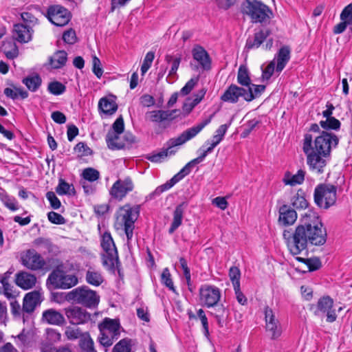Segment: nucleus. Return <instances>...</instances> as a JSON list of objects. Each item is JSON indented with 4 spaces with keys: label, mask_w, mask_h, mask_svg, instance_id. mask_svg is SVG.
Here are the masks:
<instances>
[{
    "label": "nucleus",
    "mask_w": 352,
    "mask_h": 352,
    "mask_svg": "<svg viewBox=\"0 0 352 352\" xmlns=\"http://www.w3.org/2000/svg\"><path fill=\"white\" fill-rule=\"evenodd\" d=\"M47 338L52 342H56L60 340L61 334L56 330L51 328L46 329Z\"/></svg>",
    "instance_id": "nucleus-61"
},
{
    "label": "nucleus",
    "mask_w": 352,
    "mask_h": 352,
    "mask_svg": "<svg viewBox=\"0 0 352 352\" xmlns=\"http://www.w3.org/2000/svg\"><path fill=\"white\" fill-rule=\"evenodd\" d=\"M320 126L323 129L322 131L331 133V131H338L340 129L341 122L335 117H329L325 120H321L319 122Z\"/></svg>",
    "instance_id": "nucleus-35"
},
{
    "label": "nucleus",
    "mask_w": 352,
    "mask_h": 352,
    "mask_svg": "<svg viewBox=\"0 0 352 352\" xmlns=\"http://www.w3.org/2000/svg\"><path fill=\"white\" fill-rule=\"evenodd\" d=\"M47 90L53 95L59 96L65 91L66 87L58 81H54L49 83Z\"/></svg>",
    "instance_id": "nucleus-42"
},
{
    "label": "nucleus",
    "mask_w": 352,
    "mask_h": 352,
    "mask_svg": "<svg viewBox=\"0 0 352 352\" xmlns=\"http://www.w3.org/2000/svg\"><path fill=\"white\" fill-rule=\"evenodd\" d=\"M283 236L293 256L303 251H306L307 255L309 245L322 246L325 244L327 232L318 213L309 210L300 219L295 230H284Z\"/></svg>",
    "instance_id": "nucleus-1"
},
{
    "label": "nucleus",
    "mask_w": 352,
    "mask_h": 352,
    "mask_svg": "<svg viewBox=\"0 0 352 352\" xmlns=\"http://www.w3.org/2000/svg\"><path fill=\"white\" fill-rule=\"evenodd\" d=\"M275 69V63L270 62L262 72V78L263 80H268L273 75Z\"/></svg>",
    "instance_id": "nucleus-58"
},
{
    "label": "nucleus",
    "mask_w": 352,
    "mask_h": 352,
    "mask_svg": "<svg viewBox=\"0 0 352 352\" xmlns=\"http://www.w3.org/2000/svg\"><path fill=\"white\" fill-rule=\"evenodd\" d=\"M133 182L129 177L118 179L111 188L110 195L116 199L122 200L126 194L133 190Z\"/></svg>",
    "instance_id": "nucleus-16"
},
{
    "label": "nucleus",
    "mask_w": 352,
    "mask_h": 352,
    "mask_svg": "<svg viewBox=\"0 0 352 352\" xmlns=\"http://www.w3.org/2000/svg\"><path fill=\"white\" fill-rule=\"evenodd\" d=\"M78 283V278L74 274H66L63 272L60 289H67L76 286Z\"/></svg>",
    "instance_id": "nucleus-39"
},
{
    "label": "nucleus",
    "mask_w": 352,
    "mask_h": 352,
    "mask_svg": "<svg viewBox=\"0 0 352 352\" xmlns=\"http://www.w3.org/2000/svg\"><path fill=\"white\" fill-rule=\"evenodd\" d=\"M177 111L176 109L168 111L154 110L148 111L145 115V118L146 120H148L153 122H162L167 120L173 119V114Z\"/></svg>",
    "instance_id": "nucleus-24"
},
{
    "label": "nucleus",
    "mask_w": 352,
    "mask_h": 352,
    "mask_svg": "<svg viewBox=\"0 0 352 352\" xmlns=\"http://www.w3.org/2000/svg\"><path fill=\"white\" fill-rule=\"evenodd\" d=\"M201 302L206 307L217 305L221 298L219 289L213 285H204L199 289Z\"/></svg>",
    "instance_id": "nucleus-15"
},
{
    "label": "nucleus",
    "mask_w": 352,
    "mask_h": 352,
    "mask_svg": "<svg viewBox=\"0 0 352 352\" xmlns=\"http://www.w3.org/2000/svg\"><path fill=\"white\" fill-rule=\"evenodd\" d=\"M290 47L287 45H284L279 49L276 55L277 64L276 71L277 72H282L289 62L290 59Z\"/></svg>",
    "instance_id": "nucleus-27"
},
{
    "label": "nucleus",
    "mask_w": 352,
    "mask_h": 352,
    "mask_svg": "<svg viewBox=\"0 0 352 352\" xmlns=\"http://www.w3.org/2000/svg\"><path fill=\"white\" fill-rule=\"evenodd\" d=\"M66 298L67 300L89 309L96 308L100 302L99 295L87 286H81L72 289L67 293Z\"/></svg>",
    "instance_id": "nucleus-7"
},
{
    "label": "nucleus",
    "mask_w": 352,
    "mask_h": 352,
    "mask_svg": "<svg viewBox=\"0 0 352 352\" xmlns=\"http://www.w3.org/2000/svg\"><path fill=\"white\" fill-rule=\"evenodd\" d=\"M47 16L53 24L60 27L67 25L71 19L69 10L59 5L49 7Z\"/></svg>",
    "instance_id": "nucleus-14"
},
{
    "label": "nucleus",
    "mask_w": 352,
    "mask_h": 352,
    "mask_svg": "<svg viewBox=\"0 0 352 352\" xmlns=\"http://www.w3.org/2000/svg\"><path fill=\"white\" fill-rule=\"evenodd\" d=\"M305 171L302 169H299L295 175H292L289 171H286L283 182L285 185L291 186L302 184L305 181Z\"/></svg>",
    "instance_id": "nucleus-28"
},
{
    "label": "nucleus",
    "mask_w": 352,
    "mask_h": 352,
    "mask_svg": "<svg viewBox=\"0 0 352 352\" xmlns=\"http://www.w3.org/2000/svg\"><path fill=\"white\" fill-rule=\"evenodd\" d=\"M115 131H109L106 136V142L107 146L111 149H121L124 147L125 144L120 139V135Z\"/></svg>",
    "instance_id": "nucleus-34"
},
{
    "label": "nucleus",
    "mask_w": 352,
    "mask_h": 352,
    "mask_svg": "<svg viewBox=\"0 0 352 352\" xmlns=\"http://www.w3.org/2000/svg\"><path fill=\"white\" fill-rule=\"evenodd\" d=\"M261 122L256 119H252L248 121L245 124V129H243V138L247 137L254 130V129L260 124Z\"/></svg>",
    "instance_id": "nucleus-57"
},
{
    "label": "nucleus",
    "mask_w": 352,
    "mask_h": 352,
    "mask_svg": "<svg viewBox=\"0 0 352 352\" xmlns=\"http://www.w3.org/2000/svg\"><path fill=\"white\" fill-rule=\"evenodd\" d=\"M112 352H132L131 340L122 339L113 347Z\"/></svg>",
    "instance_id": "nucleus-44"
},
{
    "label": "nucleus",
    "mask_w": 352,
    "mask_h": 352,
    "mask_svg": "<svg viewBox=\"0 0 352 352\" xmlns=\"http://www.w3.org/2000/svg\"><path fill=\"white\" fill-rule=\"evenodd\" d=\"M21 18L25 25H30L32 28L37 23V19L30 12H24L21 13Z\"/></svg>",
    "instance_id": "nucleus-53"
},
{
    "label": "nucleus",
    "mask_w": 352,
    "mask_h": 352,
    "mask_svg": "<svg viewBox=\"0 0 352 352\" xmlns=\"http://www.w3.org/2000/svg\"><path fill=\"white\" fill-rule=\"evenodd\" d=\"M80 346L84 351H86L87 352L94 351V341L89 336L81 340Z\"/></svg>",
    "instance_id": "nucleus-60"
},
{
    "label": "nucleus",
    "mask_w": 352,
    "mask_h": 352,
    "mask_svg": "<svg viewBox=\"0 0 352 352\" xmlns=\"http://www.w3.org/2000/svg\"><path fill=\"white\" fill-rule=\"evenodd\" d=\"M279 224L283 226L293 225L297 219V212L287 204H283L278 209Z\"/></svg>",
    "instance_id": "nucleus-19"
},
{
    "label": "nucleus",
    "mask_w": 352,
    "mask_h": 352,
    "mask_svg": "<svg viewBox=\"0 0 352 352\" xmlns=\"http://www.w3.org/2000/svg\"><path fill=\"white\" fill-rule=\"evenodd\" d=\"M118 109V105L114 99L104 97L98 102V110L106 115H113Z\"/></svg>",
    "instance_id": "nucleus-29"
},
{
    "label": "nucleus",
    "mask_w": 352,
    "mask_h": 352,
    "mask_svg": "<svg viewBox=\"0 0 352 352\" xmlns=\"http://www.w3.org/2000/svg\"><path fill=\"white\" fill-rule=\"evenodd\" d=\"M41 321L52 325L61 326L65 324V318L60 311L51 308L43 312Z\"/></svg>",
    "instance_id": "nucleus-21"
},
{
    "label": "nucleus",
    "mask_w": 352,
    "mask_h": 352,
    "mask_svg": "<svg viewBox=\"0 0 352 352\" xmlns=\"http://www.w3.org/2000/svg\"><path fill=\"white\" fill-rule=\"evenodd\" d=\"M306 265L309 272H314L320 270L322 267V263L319 257L314 256L307 258Z\"/></svg>",
    "instance_id": "nucleus-48"
},
{
    "label": "nucleus",
    "mask_w": 352,
    "mask_h": 352,
    "mask_svg": "<svg viewBox=\"0 0 352 352\" xmlns=\"http://www.w3.org/2000/svg\"><path fill=\"white\" fill-rule=\"evenodd\" d=\"M63 41L68 44H74L76 41L75 31L70 29L65 31L63 35Z\"/></svg>",
    "instance_id": "nucleus-64"
},
{
    "label": "nucleus",
    "mask_w": 352,
    "mask_h": 352,
    "mask_svg": "<svg viewBox=\"0 0 352 352\" xmlns=\"http://www.w3.org/2000/svg\"><path fill=\"white\" fill-rule=\"evenodd\" d=\"M11 307V313L15 318H23L24 319L25 311H23V307H21L20 304L16 301L13 300L10 302Z\"/></svg>",
    "instance_id": "nucleus-50"
},
{
    "label": "nucleus",
    "mask_w": 352,
    "mask_h": 352,
    "mask_svg": "<svg viewBox=\"0 0 352 352\" xmlns=\"http://www.w3.org/2000/svg\"><path fill=\"white\" fill-rule=\"evenodd\" d=\"M67 60V54L63 50H58L49 58L48 65L51 69H58L63 67Z\"/></svg>",
    "instance_id": "nucleus-26"
},
{
    "label": "nucleus",
    "mask_w": 352,
    "mask_h": 352,
    "mask_svg": "<svg viewBox=\"0 0 352 352\" xmlns=\"http://www.w3.org/2000/svg\"><path fill=\"white\" fill-rule=\"evenodd\" d=\"M63 271L59 270H53L47 279V285H50L54 289H60V284Z\"/></svg>",
    "instance_id": "nucleus-37"
},
{
    "label": "nucleus",
    "mask_w": 352,
    "mask_h": 352,
    "mask_svg": "<svg viewBox=\"0 0 352 352\" xmlns=\"http://www.w3.org/2000/svg\"><path fill=\"white\" fill-rule=\"evenodd\" d=\"M229 277L232 283L236 299L239 304H242V293L241 292L240 285L241 272L239 268L237 267H230L229 270Z\"/></svg>",
    "instance_id": "nucleus-25"
},
{
    "label": "nucleus",
    "mask_w": 352,
    "mask_h": 352,
    "mask_svg": "<svg viewBox=\"0 0 352 352\" xmlns=\"http://www.w3.org/2000/svg\"><path fill=\"white\" fill-rule=\"evenodd\" d=\"M46 197L50 201L52 208L56 210L60 207L61 203L54 192H47L46 194Z\"/></svg>",
    "instance_id": "nucleus-56"
},
{
    "label": "nucleus",
    "mask_w": 352,
    "mask_h": 352,
    "mask_svg": "<svg viewBox=\"0 0 352 352\" xmlns=\"http://www.w3.org/2000/svg\"><path fill=\"white\" fill-rule=\"evenodd\" d=\"M272 34L270 28H262L254 33V37H249L246 41L245 48L248 50L254 47L258 48L263 41Z\"/></svg>",
    "instance_id": "nucleus-22"
},
{
    "label": "nucleus",
    "mask_w": 352,
    "mask_h": 352,
    "mask_svg": "<svg viewBox=\"0 0 352 352\" xmlns=\"http://www.w3.org/2000/svg\"><path fill=\"white\" fill-rule=\"evenodd\" d=\"M291 204L294 210L306 209L309 207V203L306 199V193L302 188H299L296 195L292 197Z\"/></svg>",
    "instance_id": "nucleus-30"
},
{
    "label": "nucleus",
    "mask_w": 352,
    "mask_h": 352,
    "mask_svg": "<svg viewBox=\"0 0 352 352\" xmlns=\"http://www.w3.org/2000/svg\"><path fill=\"white\" fill-rule=\"evenodd\" d=\"M165 60L167 63H171V69L169 72V76L175 75L181 62V58L175 57L171 55H166Z\"/></svg>",
    "instance_id": "nucleus-46"
},
{
    "label": "nucleus",
    "mask_w": 352,
    "mask_h": 352,
    "mask_svg": "<svg viewBox=\"0 0 352 352\" xmlns=\"http://www.w3.org/2000/svg\"><path fill=\"white\" fill-rule=\"evenodd\" d=\"M23 82L31 91H36L41 84V78L38 76H28L23 80Z\"/></svg>",
    "instance_id": "nucleus-40"
},
{
    "label": "nucleus",
    "mask_w": 352,
    "mask_h": 352,
    "mask_svg": "<svg viewBox=\"0 0 352 352\" xmlns=\"http://www.w3.org/2000/svg\"><path fill=\"white\" fill-rule=\"evenodd\" d=\"M140 206L129 204L119 208L116 213L114 226L117 230H123L126 236L127 244L129 245L133 236L135 222L140 215Z\"/></svg>",
    "instance_id": "nucleus-4"
},
{
    "label": "nucleus",
    "mask_w": 352,
    "mask_h": 352,
    "mask_svg": "<svg viewBox=\"0 0 352 352\" xmlns=\"http://www.w3.org/2000/svg\"><path fill=\"white\" fill-rule=\"evenodd\" d=\"M100 332V343L104 346H110L119 338L120 324L118 320L105 318L98 324Z\"/></svg>",
    "instance_id": "nucleus-8"
},
{
    "label": "nucleus",
    "mask_w": 352,
    "mask_h": 352,
    "mask_svg": "<svg viewBox=\"0 0 352 352\" xmlns=\"http://www.w3.org/2000/svg\"><path fill=\"white\" fill-rule=\"evenodd\" d=\"M198 82V78H191L188 80L184 87L182 88L180 92L182 95H188L195 87Z\"/></svg>",
    "instance_id": "nucleus-59"
},
{
    "label": "nucleus",
    "mask_w": 352,
    "mask_h": 352,
    "mask_svg": "<svg viewBox=\"0 0 352 352\" xmlns=\"http://www.w3.org/2000/svg\"><path fill=\"white\" fill-rule=\"evenodd\" d=\"M340 20H345L349 23V24H352V6L347 5L342 10L340 15Z\"/></svg>",
    "instance_id": "nucleus-63"
},
{
    "label": "nucleus",
    "mask_w": 352,
    "mask_h": 352,
    "mask_svg": "<svg viewBox=\"0 0 352 352\" xmlns=\"http://www.w3.org/2000/svg\"><path fill=\"white\" fill-rule=\"evenodd\" d=\"M333 305V299L329 296H324L319 298L317 304H311L309 305V310L313 311L315 316H318L321 314H326L327 321L328 322H333L337 318L335 310L332 309Z\"/></svg>",
    "instance_id": "nucleus-11"
},
{
    "label": "nucleus",
    "mask_w": 352,
    "mask_h": 352,
    "mask_svg": "<svg viewBox=\"0 0 352 352\" xmlns=\"http://www.w3.org/2000/svg\"><path fill=\"white\" fill-rule=\"evenodd\" d=\"M33 30L30 25H25L23 23L15 24L12 30V36L14 40L19 43H28L31 41Z\"/></svg>",
    "instance_id": "nucleus-17"
},
{
    "label": "nucleus",
    "mask_w": 352,
    "mask_h": 352,
    "mask_svg": "<svg viewBox=\"0 0 352 352\" xmlns=\"http://www.w3.org/2000/svg\"><path fill=\"white\" fill-rule=\"evenodd\" d=\"M340 138L333 133L322 131L313 140L311 134L305 133L302 140V151L307 157V164L313 173L322 174L330 158L333 148H336Z\"/></svg>",
    "instance_id": "nucleus-2"
},
{
    "label": "nucleus",
    "mask_w": 352,
    "mask_h": 352,
    "mask_svg": "<svg viewBox=\"0 0 352 352\" xmlns=\"http://www.w3.org/2000/svg\"><path fill=\"white\" fill-rule=\"evenodd\" d=\"M228 126L227 124L221 125L215 131V134L213 135L210 146L212 148L216 147L223 140Z\"/></svg>",
    "instance_id": "nucleus-41"
},
{
    "label": "nucleus",
    "mask_w": 352,
    "mask_h": 352,
    "mask_svg": "<svg viewBox=\"0 0 352 352\" xmlns=\"http://www.w3.org/2000/svg\"><path fill=\"white\" fill-rule=\"evenodd\" d=\"M197 316L201 322V324H202V326L204 328V335L206 337H208L209 336L208 322V319L205 314L204 311L202 309H199L197 311Z\"/></svg>",
    "instance_id": "nucleus-54"
},
{
    "label": "nucleus",
    "mask_w": 352,
    "mask_h": 352,
    "mask_svg": "<svg viewBox=\"0 0 352 352\" xmlns=\"http://www.w3.org/2000/svg\"><path fill=\"white\" fill-rule=\"evenodd\" d=\"M101 246L104 252L102 254V265L109 270L114 268L118 261V251L109 232H105L102 236Z\"/></svg>",
    "instance_id": "nucleus-10"
},
{
    "label": "nucleus",
    "mask_w": 352,
    "mask_h": 352,
    "mask_svg": "<svg viewBox=\"0 0 352 352\" xmlns=\"http://www.w3.org/2000/svg\"><path fill=\"white\" fill-rule=\"evenodd\" d=\"M185 208V203H182L175 208L173 219L168 230L169 234H173L182 225Z\"/></svg>",
    "instance_id": "nucleus-31"
},
{
    "label": "nucleus",
    "mask_w": 352,
    "mask_h": 352,
    "mask_svg": "<svg viewBox=\"0 0 352 352\" xmlns=\"http://www.w3.org/2000/svg\"><path fill=\"white\" fill-rule=\"evenodd\" d=\"M243 14L248 15L253 23H269L273 17L272 9L261 1L243 0Z\"/></svg>",
    "instance_id": "nucleus-5"
},
{
    "label": "nucleus",
    "mask_w": 352,
    "mask_h": 352,
    "mask_svg": "<svg viewBox=\"0 0 352 352\" xmlns=\"http://www.w3.org/2000/svg\"><path fill=\"white\" fill-rule=\"evenodd\" d=\"M65 336L69 340L78 339L81 336V331L79 328L67 327L65 331Z\"/></svg>",
    "instance_id": "nucleus-51"
},
{
    "label": "nucleus",
    "mask_w": 352,
    "mask_h": 352,
    "mask_svg": "<svg viewBox=\"0 0 352 352\" xmlns=\"http://www.w3.org/2000/svg\"><path fill=\"white\" fill-rule=\"evenodd\" d=\"M1 200L6 208L12 211H16L19 209L18 202L14 197L4 196Z\"/></svg>",
    "instance_id": "nucleus-52"
},
{
    "label": "nucleus",
    "mask_w": 352,
    "mask_h": 352,
    "mask_svg": "<svg viewBox=\"0 0 352 352\" xmlns=\"http://www.w3.org/2000/svg\"><path fill=\"white\" fill-rule=\"evenodd\" d=\"M242 96V89L236 85H230L224 94L221 96V99L224 102H236L239 98Z\"/></svg>",
    "instance_id": "nucleus-32"
},
{
    "label": "nucleus",
    "mask_w": 352,
    "mask_h": 352,
    "mask_svg": "<svg viewBox=\"0 0 352 352\" xmlns=\"http://www.w3.org/2000/svg\"><path fill=\"white\" fill-rule=\"evenodd\" d=\"M85 280L89 285L99 286L102 283L104 278L99 271L89 268L86 272Z\"/></svg>",
    "instance_id": "nucleus-36"
},
{
    "label": "nucleus",
    "mask_w": 352,
    "mask_h": 352,
    "mask_svg": "<svg viewBox=\"0 0 352 352\" xmlns=\"http://www.w3.org/2000/svg\"><path fill=\"white\" fill-rule=\"evenodd\" d=\"M56 192L59 195H74L76 193L74 187L72 184H69L66 182L64 179H60L58 182V184L56 188Z\"/></svg>",
    "instance_id": "nucleus-38"
},
{
    "label": "nucleus",
    "mask_w": 352,
    "mask_h": 352,
    "mask_svg": "<svg viewBox=\"0 0 352 352\" xmlns=\"http://www.w3.org/2000/svg\"><path fill=\"white\" fill-rule=\"evenodd\" d=\"M214 115V113L211 114L208 118L203 120L200 123L184 131L178 137L170 139L167 142L168 147L166 148L162 149L157 154L148 156L147 159L152 162L159 163L168 155H174L177 151L176 147L184 144L187 141L195 137L211 122Z\"/></svg>",
    "instance_id": "nucleus-3"
},
{
    "label": "nucleus",
    "mask_w": 352,
    "mask_h": 352,
    "mask_svg": "<svg viewBox=\"0 0 352 352\" xmlns=\"http://www.w3.org/2000/svg\"><path fill=\"white\" fill-rule=\"evenodd\" d=\"M47 217L52 223L60 225L65 223V219L61 214L53 211L48 212Z\"/></svg>",
    "instance_id": "nucleus-55"
},
{
    "label": "nucleus",
    "mask_w": 352,
    "mask_h": 352,
    "mask_svg": "<svg viewBox=\"0 0 352 352\" xmlns=\"http://www.w3.org/2000/svg\"><path fill=\"white\" fill-rule=\"evenodd\" d=\"M214 148H212L210 146L207 149L203 151L201 155L197 158L191 160L188 163H187L184 167H183L181 170L174 175L170 180L167 181L165 184L158 186L155 190V193L157 195H160L162 192L168 190L170 188H172L175 184L179 182L181 179H182L186 175H188L191 169L196 164L201 162L204 158L207 156L208 153H210L212 151Z\"/></svg>",
    "instance_id": "nucleus-9"
},
{
    "label": "nucleus",
    "mask_w": 352,
    "mask_h": 352,
    "mask_svg": "<svg viewBox=\"0 0 352 352\" xmlns=\"http://www.w3.org/2000/svg\"><path fill=\"white\" fill-rule=\"evenodd\" d=\"M154 58H155V54H154V52H148L146 54L144 61H143V63L141 67V72H142V75H144L151 67Z\"/></svg>",
    "instance_id": "nucleus-49"
},
{
    "label": "nucleus",
    "mask_w": 352,
    "mask_h": 352,
    "mask_svg": "<svg viewBox=\"0 0 352 352\" xmlns=\"http://www.w3.org/2000/svg\"><path fill=\"white\" fill-rule=\"evenodd\" d=\"M83 178L89 182H95L99 179V172L93 168H85L82 174Z\"/></svg>",
    "instance_id": "nucleus-47"
},
{
    "label": "nucleus",
    "mask_w": 352,
    "mask_h": 352,
    "mask_svg": "<svg viewBox=\"0 0 352 352\" xmlns=\"http://www.w3.org/2000/svg\"><path fill=\"white\" fill-rule=\"evenodd\" d=\"M266 88L265 85L254 84L248 89L243 88V99L246 101H252V100L259 97Z\"/></svg>",
    "instance_id": "nucleus-33"
},
{
    "label": "nucleus",
    "mask_w": 352,
    "mask_h": 352,
    "mask_svg": "<svg viewBox=\"0 0 352 352\" xmlns=\"http://www.w3.org/2000/svg\"><path fill=\"white\" fill-rule=\"evenodd\" d=\"M161 280L162 283L165 285L170 290L175 292V288L171 278V274L167 267L163 270L161 275Z\"/></svg>",
    "instance_id": "nucleus-45"
},
{
    "label": "nucleus",
    "mask_w": 352,
    "mask_h": 352,
    "mask_svg": "<svg viewBox=\"0 0 352 352\" xmlns=\"http://www.w3.org/2000/svg\"><path fill=\"white\" fill-rule=\"evenodd\" d=\"M15 282L19 287L27 290L35 286L36 277L34 274L23 271L16 274Z\"/></svg>",
    "instance_id": "nucleus-23"
},
{
    "label": "nucleus",
    "mask_w": 352,
    "mask_h": 352,
    "mask_svg": "<svg viewBox=\"0 0 352 352\" xmlns=\"http://www.w3.org/2000/svg\"><path fill=\"white\" fill-rule=\"evenodd\" d=\"M41 294L38 291H33L26 294L23 298V310L26 314H32L42 301Z\"/></svg>",
    "instance_id": "nucleus-18"
},
{
    "label": "nucleus",
    "mask_w": 352,
    "mask_h": 352,
    "mask_svg": "<svg viewBox=\"0 0 352 352\" xmlns=\"http://www.w3.org/2000/svg\"><path fill=\"white\" fill-rule=\"evenodd\" d=\"M92 64H93V72L94 74L98 77L100 78L102 75L103 71L101 67V63L100 59L94 56L92 59Z\"/></svg>",
    "instance_id": "nucleus-62"
},
{
    "label": "nucleus",
    "mask_w": 352,
    "mask_h": 352,
    "mask_svg": "<svg viewBox=\"0 0 352 352\" xmlns=\"http://www.w3.org/2000/svg\"><path fill=\"white\" fill-rule=\"evenodd\" d=\"M337 200V186L331 184H318L314 192L315 204L323 210H328L334 206Z\"/></svg>",
    "instance_id": "nucleus-6"
},
{
    "label": "nucleus",
    "mask_w": 352,
    "mask_h": 352,
    "mask_svg": "<svg viewBox=\"0 0 352 352\" xmlns=\"http://www.w3.org/2000/svg\"><path fill=\"white\" fill-rule=\"evenodd\" d=\"M23 266L32 271H39L47 269V263L42 256L35 250H28L21 256Z\"/></svg>",
    "instance_id": "nucleus-13"
},
{
    "label": "nucleus",
    "mask_w": 352,
    "mask_h": 352,
    "mask_svg": "<svg viewBox=\"0 0 352 352\" xmlns=\"http://www.w3.org/2000/svg\"><path fill=\"white\" fill-rule=\"evenodd\" d=\"M192 57L196 60L202 69L209 70L211 67V60L208 53L204 47L200 45H196L192 50Z\"/></svg>",
    "instance_id": "nucleus-20"
},
{
    "label": "nucleus",
    "mask_w": 352,
    "mask_h": 352,
    "mask_svg": "<svg viewBox=\"0 0 352 352\" xmlns=\"http://www.w3.org/2000/svg\"><path fill=\"white\" fill-rule=\"evenodd\" d=\"M265 329L273 340L276 339L281 335V327L279 322L265 324Z\"/></svg>",
    "instance_id": "nucleus-43"
},
{
    "label": "nucleus",
    "mask_w": 352,
    "mask_h": 352,
    "mask_svg": "<svg viewBox=\"0 0 352 352\" xmlns=\"http://www.w3.org/2000/svg\"><path fill=\"white\" fill-rule=\"evenodd\" d=\"M63 310L71 324H84L91 320V314L81 307L72 305L65 307Z\"/></svg>",
    "instance_id": "nucleus-12"
}]
</instances>
